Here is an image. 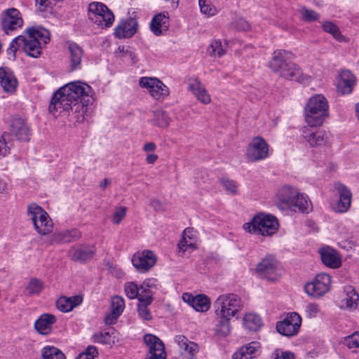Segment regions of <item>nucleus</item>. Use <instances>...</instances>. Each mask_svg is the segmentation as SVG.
<instances>
[{"mask_svg":"<svg viewBox=\"0 0 359 359\" xmlns=\"http://www.w3.org/2000/svg\"><path fill=\"white\" fill-rule=\"evenodd\" d=\"M213 308L217 320L216 332L221 336H226L231 330L230 319L241 311L242 301L236 294H222L214 302Z\"/></svg>","mask_w":359,"mask_h":359,"instance_id":"obj_1","label":"nucleus"},{"mask_svg":"<svg viewBox=\"0 0 359 359\" xmlns=\"http://www.w3.org/2000/svg\"><path fill=\"white\" fill-rule=\"evenodd\" d=\"M49 41L48 30L43 27L29 28L25 35H20L12 40L7 52L15 57L18 49L22 48L29 56L36 58L41 55V44L45 45Z\"/></svg>","mask_w":359,"mask_h":359,"instance_id":"obj_2","label":"nucleus"},{"mask_svg":"<svg viewBox=\"0 0 359 359\" xmlns=\"http://www.w3.org/2000/svg\"><path fill=\"white\" fill-rule=\"evenodd\" d=\"M294 55L285 50H276L269 62V67L280 77L296 81L304 84L309 83L311 77L304 74L301 68L292 62Z\"/></svg>","mask_w":359,"mask_h":359,"instance_id":"obj_3","label":"nucleus"},{"mask_svg":"<svg viewBox=\"0 0 359 359\" xmlns=\"http://www.w3.org/2000/svg\"><path fill=\"white\" fill-rule=\"evenodd\" d=\"M72 97L63 91L61 87L57 92L55 93L50 103L48 109L50 113L53 115L57 114H61L62 113H68L70 111L74 115V118L76 122H83L84 116L87 111L86 106L81 102H74L71 100Z\"/></svg>","mask_w":359,"mask_h":359,"instance_id":"obj_4","label":"nucleus"},{"mask_svg":"<svg viewBox=\"0 0 359 359\" xmlns=\"http://www.w3.org/2000/svg\"><path fill=\"white\" fill-rule=\"evenodd\" d=\"M306 123L311 127L321 126L329 116V103L322 94H316L309 99L304 107Z\"/></svg>","mask_w":359,"mask_h":359,"instance_id":"obj_5","label":"nucleus"},{"mask_svg":"<svg viewBox=\"0 0 359 359\" xmlns=\"http://www.w3.org/2000/svg\"><path fill=\"white\" fill-rule=\"evenodd\" d=\"M277 219L271 215L259 213L252 219L243 224V229L252 234H258L263 236H270L274 234L278 229Z\"/></svg>","mask_w":359,"mask_h":359,"instance_id":"obj_6","label":"nucleus"},{"mask_svg":"<svg viewBox=\"0 0 359 359\" xmlns=\"http://www.w3.org/2000/svg\"><path fill=\"white\" fill-rule=\"evenodd\" d=\"M27 215L32 221L35 230L41 235H47L53 229V224L48 213L36 203L27 207Z\"/></svg>","mask_w":359,"mask_h":359,"instance_id":"obj_7","label":"nucleus"},{"mask_svg":"<svg viewBox=\"0 0 359 359\" xmlns=\"http://www.w3.org/2000/svg\"><path fill=\"white\" fill-rule=\"evenodd\" d=\"M88 18L102 29L110 27L114 22V15L106 5L92 2L88 6Z\"/></svg>","mask_w":359,"mask_h":359,"instance_id":"obj_8","label":"nucleus"},{"mask_svg":"<svg viewBox=\"0 0 359 359\" xmlns=\"http://www.w3.org/2000/svg\"><path fill=\"white\" fill-rule=\"evenodd\" d=\"M255 273L261 278L275 281L280 277L279 264L272 255H266L256 265Z\"/></svg>","mask_w":359,"mask_h":359,"instance_id":"obj_9","label":"nucleus"},{"mask_svg":"<svg viewBox=\"0 0 359 359\" xmlns=\"http://www.w3.org/2000/svg\"><path fill=\"white\" fill-rule=\"evenodd\" d=\"M63 91L68 93L74 102L83 103L86 107L92 98V88L86 83L81 81L70 82L62 86Z\"/></svg>","mask_w":359,"mask_h":359,"instance_id":"obj_10","label":"nucleus"},{"mask_svg":"<svg viewBox=\"0 0 359 359\" xmlns=\"http://www.w3.org/2000/svg\"><path fill=\"white\" fill-rule=\"evenodd\" d=\"M139 85L142 88L146 89L149 95L155 100H163L169 94L168 88L156 77H141Z\"/></svg>","mask_w":359,"mask_h":359,"instance_id":"obj_11","label":"nucleus"},{"mask_svg":"<svg viewBox=\"0 0 359 359\" xmlns=\"http://www.w3.org/2000/svg\"><path fill=\"white\" fill-rule=\"evenodd\" d=\"M331 287V276L325 273H318L312 282L304 286L305 292L313 297H320L327 293Z\"/></svg>","mask_w":359,"mask_h":359,"instance_id":"obj_12","label":"nucleus"},{"mask_svg":"<svg viewBox=\"0 0 359 359\" xmlns=\"http://www.w3.org/2000/svg\"><path fill=\"white\" fill-rule=\"evenodd\" d=\"M301 325V316L296 312H291L283 320L277 323L276 330L282 335L292 337L298 333Z\"/></svg>","mask_w":359,"mask_h":359,"instance_id":"obj_13","label":"nucleus"},{"mask_svg":"<svg viewBox=\"0 0 359 359\" xmlns=\"http://www.w3.org/2000/svg\"><path fill=\"white\" fill-rule=\"evenodd\" d=\"M334 188L339 195V198L332 202L331 207L337 212H346L351 206V193L346 186L339 182L335 183Z\"/></svg>","mask_w":359,"mask_h":359,"instance_id":"obj_14","label":"nucleus"},{"mask_svg":"<svg viewBox=\"0 0 359 359\" xmlns=\"http://www.w3.org/2000/svg\"><path fill=\"white\" fill-rule=\"evenodd\" d=\"M144 341L148 348L145 359L166 358L164 344L158 337L151 334H147L144 337Z\"/></svg>","mask_w":359,"mask_h":359,"instance_id":"obj_15","label":"nucleus"},{"mask_svg":"<svg viewBox=\"0 0 359 359\" xmlns=\"http://www.w3.org/2000/svg\"><path fill=\"white\" fill-rule=\"evenodd\" d=\"M23 25L21 14L16 8L7 9L1 18V27L6 34L20 28Z\"/></svg>","mask_w":359,"mask_h":359,"instance_id":"obj_16","label":"nucleus"},{"mask_svg":"<svg viewBox=\"0 0 359 359\" xmlns=\"http://www.w3.org/2000/svg\"><path fill=\"white\" fill-rule=\"evenodd\" d=\"M132 262L137 270L145 273L155 265L156 257L152 251L143 250L134 254Z\"/></svg>","mask_w":359,"mask_h":359,"instance_id":"obj_17","label":"nucleus"},{"mask_svg":"<svg viewBox=\"0 0 359 359\" xmlns=\"http://www.w3.org/2000/svg\"><path fill=\"white\" fill-rule=\"evenodd\" d=\"M297 196H298V190L295 187L285 185L278 190L276 194V203L280 208H292L294 198Z\"/></svg>","mask_w":359,"mask_h":359,"instance_id":"obj_18","label":"nucleus"},{"mask_svg":"<svg viewBox=\"0 0 359 359\" xmlns=\"http://www.w3.org/2000/svg\"><path fill=\"white\" fill-rule=\"evenodd\" d=\"M96 252L95 246L89 244H80L69 250V257L72 260L86 263L90 260Z\"/></svg>","mask_w":359,"mask_h":359,"instance_id":"obj_19","label":"nucleus"},{"mask_svg":"<svg viewBox=\"0 0 359 359\" xmlns=\"http://www.w3.org/2000/svg\"><path fill=\"white\" fill-rule=\"evenodd\" d=\"M175 342L180 348V352L183 359H195L199 351L198 345L191 341L184 335H177L174 339Z\"/></svg>","mask_w":359,"mask_h":359,"instance_id":"obj_20","label":"nucleus"},{"mask_svg":"<svg viewBox=\"0 0 359 359\" xmlns=\"http://www.w3.org/2000/svg\"><path fill=\"white\" fill-rule=\"evenodd\" d=\"M82 236L81 232L76 228L55 231L50 238V243L60 244L74 242Z\"/></svg>","mask_w":359,"mask_h":359,"instance_id":"obj_21","label":"nucleus"},{"mask_svg":"<svg viewBox=\"0 0 359 359\" xmlns=\"http://www.w3.org/2000/svg\"><path fill=\"white\" fill-rule=\"evenodd\" d=\"M138 23L136 19L128 18L121 21L114 29V35L118 39L130 38L137 31Z\"/></svg>","mask_w":359,"mask_h":359,"instance_id":"obj_22","label":"nucleus"},{"mask_svg":"<svg viewBox=\"0 0 359 359\" xmlns=\"http://www.w3.org/2000/svg\"><path fill=\"white\" fill-rule=\"evenodd\" d=\"M323 263L332 269H337L341 266V261L339 253L333 248L325 246L319 250Z\"/></svg>","mask_w":359,"mask_h":359,"instance_id":"obj_23","label":"nucleus"},{"mask_svg":"<svg viewBox=\"0 0 359 359\" xmlns=\"http://www.w3.org/2000/svg\"><path fill=\"white\" fill-rule=\"evenodd\" d=\"M68 57L71 71L81 69V64L83 57V50L81 46L74 42L67 43Z\"/></svg>","mask_w":359,"mask_h":359,"instance_id":"obj_24","label":"nucleus"},{"mask_svg":"<svg viewBox=\"0 0 359 359\" xmlns=\"http://www.w3.org/2000/svg\"><path fill=\"white\" fill-rule=\"evenodd\" d=\"M355 77L349 70H344L339 75L337 90L342 95L349 94L355 85Z\"/></svg>","mask_w":359,"mask_h":359,"instance_id":"obj_25","label":"nucleus"},{"mask_svg":"<svg viewBox=\"0 0 359 359\" xmlns=\"http://www.w3.org/2000/svg\"><path fill=\"white\" fill-rule=\"evenodd\" d=\"M196 238L192 228H187L182 233V238L178 243L180 252L182 255L187 251L190 253L196 249Z\"/></svg>","mask_w":359,"mask_h":359,"instance_id":"obj_26","label":"nucleus"},{"mask_svg":"<svg viewBox=\"0 0 359 359\" xmlns=\"http://www.w3.org/2000/svg\"><path fill=\"white\" fill-rule=\"evenodd\" d=\"M260 348V344L257 341H252L245 346L240 348L235 352L232 356V359H252L255 358Z\"/></svg>","mask_w":359,"mask_h":359,"instance_id":"obj_27","label":"nucleus"},{"mask_svg":"<svg viewBox=\"0 0 359 359\" xmlns=\"http://www.w3.org/2000/svg\"><path fill=\"white\" fill-rule=\"evenodd\" d=\"M83 302L81 295H74L72 297H60L56 303L57 308L62 312L67 313L72 311Z\"/></svg>","mask_w":359,"mask_h":359,"instance_id":"obj_28","label":"nucleus"},{"mask_svg":"<svg viewBox=\"0 0 359 359\" xmlns=\"http://www.w3.org/2000/svg\"><path fill=\"white\" fill-rule=\"evenodd\" d=\"M169 17L168 13H162L156 15L151 23V32L156 36H159L168 29Z\"/></svg>","mask_w":359,"mask_h":359,"instance_id":"obj_29","label":"nucleus"},{"mask_svg":"<svg viewBox=\"0 0 359 359\" xmlns=\"http://www.w3.org/2000/svg\"><path fill=\"white\" fill-rule=\"evenodd\" d=\"M0 84L4 90L13 93L17 88L18 81L13 74L6 68H0Z\"/></svg>","mask_w":359,"mask_h":359,"instance_id":"obj_30","label":"nucleus"},{"mask_svg":"<svg viewBox=\"0 0 359 359\" xmlns=\"http://www.w3.org/2000/svg\"><path fill=\"white\" fill-rule=\"evenodd\" d=\"M249 152H252V157H267L270 155L269 145L261 137L253 139L248 148Z\"/></svg>","mask_w":359,"mask_h":359,"instance_id":"obj_31","label":"nucleus"},{"mask_svg":"<svg viewBox=\"0 0 359 359\" xmlns=\"http://www.w3.org/2000/svg\"><path fill=\"white\" fill-rule=\"evenodd\" d=\"M11 132L20 141H29L30 130L27 123L21 118L15 119L11 124Z\"/></svg>","mask_w":359,"mask_h":359,"instance_id":"obj_32","label":"nucleus"},{"mask_svg":"<svg viewBox=\"0 0 359 359\" xmlns=\"http://www.w3.org/2000/svg\"><path fill=\"white\" fill-rule=\"evenodd\" d=\"M56 322V317L53 314H42L34 323L36 330L41 334H47L50 330L52 325Z\"/></svg>","mask_w":359,"mask_h":359,"instance_id":"obj_33","label":"nucleus"},{"mask_svg":"<svg viewBox=\"0 0 359 359\" xmlns=\"http://www.w3.org/2000/svg\"><path fill=\"white\" fill-rule=\"evenodd\" d=\"M189 88L196 97L202 103L207 104L211 101L210 95L203 85L198 80H195L189 85Z\"/></svg>","mask_w":359,"mask_h":359,"instance_id":"obj_34","label":"nucleus"},{"mask_svg":"<svg viewBox=\"0 0 359 359\" xmlns=\"http://www.w3.org/2000/svg\"><path fill=\"white\" fill-rule=\"evenodd\" d=\"M153 118L150 122L156 126L167 128L170 123L171 118L168 114L162 109H157L151 112Z\"/></svg>","mask_w":359,"mask_h":359,"instance_id":"obj_35","label":"nucleus"},{"mask_svg":"<svg viewBox=\"0 0 359 359\" xmlns=\"http://www.w3.org/2000/svg\"><path fill=\"white\" fill-rule=\"evenodd\" d=\"M345 297L342 299V306L352 309L357 307L359 296L351 286H347L344 290Z\"/></svg>","mask_w":359,"mask_h":359,"instance_id":"obj_36","label":"nucleus"},{"mask_svg":"<svg viewBox=\"0 0 359 359\" xmlns=\"http://www.w3.org/2000/svg\"><path fill=\"white\" fill-rule=\"evenodd\" d=\"M152 302L153 297L149 295L144 297H139L137 311L139 316L144 320H150L152 318V316L147 309Z\"/></svg>","mask_w":359,"mask_h":359,"instance_id":"obj_37","label":"nucleus"},{"mask_svg":"<svg viewBox=\"0 0 359 359\" xmlns=\"http://www.w3.org/2000/svg\"><path fill=\"white\" fill-rule=\"evenodd\" d=\"M328 137L329 136L327 133L321 130L311 133L304 137L306 142H308L312 147L324 144L327 142Z\"/></svg>","mask_w":359,"mask_h":359,"instance_id":"obj_38","label":"nucleus"},{"mask_svg":"<svg viewBox=\"0 0 359 359\" xmlns=\"http://www.w3.org/2000/svg\"><path fill=\"white\" fill-rule=\"evenodd\" d=\"M262 325L261 317L252 313L245 314L243 317V326L250 331H257Z\"/></svg>","mask_w":359,"mask_h":359,"instance_id":"obj_39","label":"nucleus"},{"mask_svg":"<svg viewBox=\"0 0 359 359\" xmlns=\"http://www.w3.org/2000/svg\"><path fill=\"white\" fill-rule=\"evenodd\" d=\"M294 201V204L292 205V208H297L303 213H308L312 210L311 202L309 197L306 195L300 193L299 191L298 196L295 197Z\"/></svg>","mask_w":359,"mask_h":359,"instance_id":"obj_40","label":"nucleus"},{"mask_svg":"<svg viewBox=\"0 0 359 359\" xmlns=\"http://www.w3.org/2000/svg\"><path fill=\"white\" fill-rule=\"evenodd\" d=\"M43 289V282L37 278H32L25 288L27 295L29 296L39 295Z\"/></svg>","mask_w":359,"mask_h":359,"instance_id":"obj_41","label":"nucleus"},{"mask_svg":"<svg viewBox=\"0 0 359 359\" xmlns=\"http://www.w3.org/2000/svg\"><path fill=\"white\" fill-rule=\"evenodd\" d=\"M196 311H207L210 306V301L208 296L205 294H198L195 299H192V306Z\"/></svg>","mask_w":359,"mask_h":359,"instance_id":"obj_42","label":"nucleus"},{"mask_svg":"<svg viewBox=\"0 0 359 359\" xmlns=\"http://www.w3.org/2000/svg\"><path fill=\"white\" fill-rule=\"evenodd\" d=\"M323 29L330 34L334 39L339 42L345 41V37L341 34L339 27L331 21H324L322 23Z\"/></svg>","mask_w":359,"mask_h":359,"instance_id":"obj_43","label":"nucleus"},{"mask_svg":"<svg viewBox=\"0 0 359 359\" xmlns=\"http://www.w3.org/2000/svg\"><path fill=\"white\" fill-rule=\"evenodd\" d=\"M43 359H65V354L57 347L47 346L41 350Z\"/></svg>","mask_w":359,"mask_h":359,"instance_id":"obj_44","label":"nucleus"},{"mask_svg":"<svg viewBox=\"0 0 359 359\" xmlns=\"http://www.w3.org/2000/svg\"><path fill=\"white\" fill-rule=\"evenodd\" d=\"M157 280L155 278H147L143 281L140 286V297H144L147 295L152 297V290L156 289Z\"/></svg>","mask_w":359,"mask_h":359,"instance_id":"obj_45","label":"nucleus"},{"mask_svg":"<svg viewBox=\"0 0 359 359\" xmlns=\"http://www.w3.org/2000/svg\"><path fill=\"white\" fill-rule=\"evenodd\" d=\"M201 11L203 14L210 17L215 15L217 11L210 0H198Z\"/></svg>","mask_w":359,"mask_h":359,"instance_id":"obj_46","label":"nucleus"},{"mask_svg":"<svg viewBox=\"0 0 359 359\" xmlns=\"http://www.w3.org/2000/svg\"><path fill=\"white\" fill-rule=\"evenodd\" d=\"M93 341L95 343L102 344H111L114 342L109 332H98L93 335Z\"/></svg>","mask_w":359,"mask_h":359,"instance_id":"obj_47","label":"nucleus"},{"mask_svg":"<svg viewBox=\"0 0 359 359\" xmlns=\"http://www.w3.org/2000/svg\"><path fill=\"white\" fill-rule=\"evenodd\" d=\"M125 292L126 296L131 299L140 297V287L133 282L127 283L125 285Z\"/></svg>","mask_w":359,"mask_h":359,"instance_id":"obj_48","label":"nucleus"},{"mask_svg":"<svg viewBox=\"0 0 359 359\" xmlns=\"http://www.w3.org/2000/svg\"><path fill=\"white\" fill-rule=\"evenodd\" d=\"M219 181L224 189L229 194L232 195L237 194L238 184L235 181L225 177H222Z\"/></svg>","mask_w":359,"mask_h":359,"instance_id":"obj_49","label":"nucleus"},{"mask_svg":"<svg viewBox=\"0 0 359 359\" xmlns=\"http://www.w3.org/2000/svg\"><path fill=\"white\" fill-rule=\"evenodd\" d=\"M208 52L212 55L221 57L225 54L226 50L220 40H215L210 44Z\"/></svg>","mask_w":359,"mask_h":359,"instance_id":"obj_50","label":"nucleus"},{"mask_svg":"<svg viewBox=\"0 0 359 359\" xmlns=\"http://www.w3.org/2000/svg\"><path fill=\"white\" fill-rule=\"evenodd\" d=\"M344 344L349 349L359 348V332H355L353 334L346 337L344 340Z\"/></svg>","mask_w":359,"mask_h":359,"instance_id":"obj_51","label":"nucleus"},{"mask_svg":"<svg viewBox=\"0 0 359 359\" xmlns=\"http://www.w3.org/2000/svg\"><path fill=\"white\" fill-rule=\"evenodd\" d=\"M125 309V301L120 296H114L111 299V311L121 315Z\"/></svg>","mask_w":359,"mask_h":359,"instance_id":"obj_52","label":"nucleus"},{"mask_svg":"<svg viewBox=\"0 0 359 359\" xmlns=\"http://www.w3.org/2000/svg\"><path fill=\"white\" fill-rule=\"evenodd\" d=\"M301 18L304 21L313 22L317 20L319 18L318 14L313 10L308 9L305 7L299 10Z\"/></svg>","mask_w":359,"mask_h":359,"instance_id":"obj_53","label":"nucleus"},{"mask_svg":"<svg viewBox=\"0 0 359 359\" xmlns=\"http://www.w3.org/2000/svg\"><path fill=\"white\" fill-rule=\"evenodd\" d=\"M126 215V208L123 206L118 207L116 209L113 217L112 222L115 224H118Z\"/></svg>","mask_w":359,"mask_h":359,"instance_id":"obj_54","label":"nucleus"},{"mask_svg":"<svg viewBox=\"0 0 359 359\" xmlns=\"http://www.w3.org/2000/svg\"><path fill=\"white\" fill-rule=\"evenodd\" d=\"M233 28L238 31H247L250 29V24L243 18L236 19L232 24Z\"/></svg>","mask_w":359,"mask_h":359,"instance_id":"obj_55","label":"nucleus"},{"mask_svg":"<svg viewBox=\"0 0 359 359\" xmlns=\"http://www.w3.org/2000/svg\"><path fill=\"white\" fill-rule=\"evenodd\" d=\"M306 312L309 318H314L318 313V306L313 303H309L306 307Z\"/></svg>","mask_w":359,"mask_h":359,"instance_id":"obj_56","label":"nucleus"},{"mask_svg":"<svg viewBox=\"0 0 359 359\" xmlns=\"http://www.w3.org/2000/svg\"><path fill=\"white\" fill-rule=\"evenodd\" d=\"M8 154H10V147L6 142L4 135H3L2 139H0V156H5Z\"/></svg>","mask_w":359,"mask_h":359,"instance_id":"obj_57","label":"nucleus"},{"mask_svg":"<svg viewBox=\"0 0 359 359\" xmlns=\"http://www.w3.org/2000/svg\"><path fill=\"white\" fill-rule=\"evenodd\" d=\"M120 316L121 315L111 311L109 313L106 315L104 318V323L107 325H113L116 322Z\"/></svg>","mask_w":359,"mask_h":359,"instance_id":"obj_58","label":"nucleus"},{"mask_svg":"<svg viewBox=\"0 0 359 359\" xmlns=\"http://www.w3.org/2000/svg\"><path fill=\"white\" fill-rule=\"evenodd\" d=\"M149 204L155 211H163L165 210L164 205L158 199H151Z\"/></svg>","mask_w":359,"mask_h":359,"instance_id":"obj_59","label":"nucleus"},{"mask_svg":"<svg viewBox=\"0 0 359 359\" xmlns=\"http://www.w3.org/2000/svg\"><path fill=\"white\" fill-rule=\"evenodd\" d=\"M84 353L90 356L91 358H93V359L98 353L96 347L93 346H88Z\"/></svg>","mask_w":359,"mask_h":359,"instance_id":"obj_60","label":"nucleus"},{"mask_svg":"<svg viewBox=\"0 0 359 359\" xmlns=\"http://www.w3.org/2000/svg\"><path fill=\"white\" fill-rule=\"evenodd\" d=\"M274 359H294V355L289 351L282 352L280 355H277Z\"/></svg>","mask_w":359,"mask_h":359,"instance_id":"obj_61","label":"nucleus"},{"mask_svg":"<svg viewBox=\"0 0 359 359\" xmlns=\"http://www.w3.org/2000/svg\"><path fill=\"white\" fill-rule=\"evenodd\" d=\"M195 299V296L191 295L189 293H184L182 294V299L184 302L188 303L191 306H192V299Z\"/></svg>","mask_w":359,"mask_h":359,"instance_id":"obj_62","label":"nucleus"},{"mask_svg":"<svg viewBox=\"0 0 359 359\" xmlns=\"http://www.w3.org/2000/svg\"><path fill=\"white\" fill-rule=\"evenodd\" d=\"M156 149V145L153 142H148L145 144L143 147V149L146 152H150L154 151Z\"/></svg>","mask_w":359,"mask_h":359,"instance_id":"obj_63","label":"nucleus"},{"mask_svg":"<svg viewBox=\"0 0 359 359\" xmlns=\"http://www.w3.org/2000/svg\"><path fill=\"white\" fill-rule=\"evenodd\" d=\"M111 181L109 179L105 178L100 183V187L102 189H106V187L110 184Z\"/></svg>","mask_w":359,"mask_h":359,"instance_id":"obj_64","label":"nucleus"}]
</instances>
